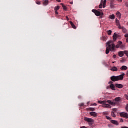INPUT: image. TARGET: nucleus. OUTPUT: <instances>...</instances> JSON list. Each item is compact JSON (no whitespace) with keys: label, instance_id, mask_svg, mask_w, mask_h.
I'll use <instances>...</instances> for the list:
<instances>
[{"label":"nucleus","instance_id":"obj_1","mask_svg":"<svg viewBox=\"0 0 128 128\" xmlns=\"http://www.w3.org/2000/svg\"><path fill=\"white\" fill-rule=\"evenodd\" d=\"M112 41H108L106 42L107 46H108L106 47V54H108L110 52H110H112L114 50V48H116V45L114 44H112Z\"/></svg>","mask_w":128,"mask_h":128},{"label":"nucleus","instance_id":"obj_2","mask_svg":"<svg viewBox=\"0 0 128 128\" xmlns=\"http://www.w3.org/2000/svg\"><path fill=\"white\" fill-rule=\"evenodd\" d=\"M124 73H122V74L118 76H113L110 77V80L112 82H118V80H124Z\"/></svg>","mask_w":128,"mask_h":128},{"label":"nucleus","instance_id":"obj_3","mask_svg":"<svg viewBox=\"0 0 128 128\" xmlns=\"http://www.w3.org/2000/svg\"><path fill=\"white\" fill-rule=\"evenodd\" d=\"M92 12H94L96 16H100V18H102L104 17V12L102 11L100 12L96 10L93 9Z\"/></svg>","mask_w":128,"mask_h":128},{"label":"nucleus","instance_id":"obj_4","mask_svg":"<svg viewBox=\"0 0 128 128\" xmlns=\"http://www.w3.org/2000/svg\"><path fill=\"white\" fill-rule=\"evenodd\" d=\"M102 108H112V106L108 104V100H104L103 104H102Z\"/></svg>","mask_w":128,"mask_h":128},{"label":"nucleus","instance_id":"obj_5","mask_svg":"<svg viewBox=\"0 0 128 128\" xmlns=\"http://www.w3.org/2000/svg\"><path fill=\"white\" fill-rule=\"evenodd\" d=\"M84 120H85V122H87L89 124H92L94 122L93 119L92 118H88V117H84Z\"/></svg>","mask_w":128,"mask_h":128},{"label":"nucleus","instance_id":"obj_6","mask_svg":"<svg viewBox=\"0 0 128 128\" xmlns=\"http://www.w3.org/2000/svg\"><path fill=\"white\" fill-rule=\"evenodd\" d=\"M120 116L122 118H128V113L124 112H121L120 113Z\"/></svg>","mask_w":128,"mask_h":128},{"label":"nucleus","instance_id":"obj_7","mask_svg":"<svg viewBox=\"0 0 128 128\" xmlns=\"http://www.w3.org/2000/svg\"><path fill=\"white\" fill-rule=\"evenodd\" d=\"M116 26H118V28L121 30L122 29V26H120V20H118L117 18L116 19Z\"/></svg>","mask_w":128,"mask_h":128},{"label":"nucleus","instance_id":"obj_8","mask_svg":"<svg viewBox=\"0 0 128 128\" xmlns=\"http://www.w3.org/2000/svg\"><path fill=\"white\" fill-rule=\"evenodd\" d=\"M118 36V34H116V32H114L113 35V40H114V42H116V40Z\"/></svg>","mask_w":128,"mask_h":128},{"label":"nucleus","instance_id":"obj_9","mask_svg":"<svg viewBox=\"0 0 128 128\" xmlns=\"http://www.w3.org/2000/svg\"><path fill=\"white\" fill-rule=\"evenodd\" d=\"M90 116H94V117L98 116V114H96V112H90Z\"/></svg>","mask_w":128,"mask_h":128},{"label":"nucleus","instance_id":"obj_10","mask_svg":"<svg viewBox=\"0 0 128 128\" xmlns=\"http://www.w3.org/2000/svg\"><path fill=\"white\" fill-rule=\"evenodd\" d=\"M49 4V1L48 0H45L42 1V4L43 6H48Z\"/></svg>","mask_w":128,"mask_h":128},{"label":"nucleus","instance_id":"obj_11","mask_svg":"<svg viewBox=\"0 0 128 128\" xmlns=\"http://www.w3.org/2000/svg\"><path fill=\"white\" fill-rule=\"evenodd\" d=\"M108 102L110 106H116V102H112L110 100H108Z\"/></svg>","mask_w":128,"mask_h":128},{"label":"nucleus","instance_id":"obj_12","mask_svg":"<svg viewBox=\"0 0 128 128\" xmlns=\"http://www.w3.org/2000/svg\"><path fill=\"white\" fill-rule=\"evenodd\" d=\"M111 122L116 126H118V122L116 120H112Z\"/></svg>","mask_w":128,"mask_h":128},{"label":"nucleus","instance_id":"obj_13","mask_svg":"<svg viewBox=\"0 0 128 128\" xmlns=\"http://www.w3.org/2000/svg\"><path fill=\"white\" fill-rule=\"evenodd\" d=\"M116 88H124V86L122 84H116Z\"/></svg>","mask_w":128,"mask_h":128},{"label":"nucleus","instance_id":"obj_14","mask_svg":"<svg viewBox=\"0 0 128 128\" xmlns=\"http://www.w3.org/2000/svg\"><path fill=\"white\" fill-rule=\"evenodd\" d=\"M120 69L122 70H128V67L126 66H122Z\"/></svg>","mask_w":128,"mask_h":128},{"label":"nucleus","instance_id":"obj_15","mask_svg":"<svg viewBox=\"0 0 128 128\" xmlns=\"http://www.w3.org/2000/svg\"><path fill=\"white\" fill-rule=\"evenodd\" d=\"M118 56H120V58H122V56H124V51H120L118 52Z\"/></svg>","mask_w":128,"mask_h":128},{"label":"nucleus","instance_id":"obj_16","mask_svg":"<svg viewBox=\"0 0 128 128\" xmlns=\"http://www.w3.org/2000/svg\"><path fill=\"white\" fill-rule=\"evenodd\" d=\"M121 29L122 30L124 34H127L128 30H126V29L124 27H121Z\"/></svg>","mask_w":128,"mask_h":128},{"label":"nucleus","instance_id":"obj_17","mask_svg":"<svg viewBox=\"0 0 128 128\" xmlns=\"http://www.w3.org/2000/svg\"><path fill=\"white\" fill-rule=\"evenodd\" d=\"M110 70H112V72H118V68L116 66H113Z\"/></svg>","mask_w":128,"mask_h":128},{"label":"nucleus","instance_id":"obj_18","mask_svg":"<svg viewBox=\"0 0 128 128\" xmlns=\"http://www.w3.org/2000/svg\"><path fill=\"white\" fill-rule=\"evenodd\" d=\"M70 24L72 26L73 28H76V26L74 24V23H72V21H70Z\"/></svg>","mask_w":128,"mask_h":128},{"label":"nucleus","instance_id":"obj_19","mask_svg":"<svg viewBox=\"0 0 128 128\" xmlns=\"http://www.w3.org/2000/svg\"><path fill=\"white\" fill-rule=\"evenodd\" d=\"M113 100H115V102H120V97H116Z\"/></svg>","mask_w":128,"mask_h":128},{"label":"nucleus","instance_id":"obj_20","mask_svg":"<svg viewBox=\"0 0 128 128\" xmlns=\"http://www.w3.org/2000/svg\"><path fill=\"white\" fill-rule=\"evenodd\" d=\"M61 5L62 6V8L63 10H68V8L66 6H64V4H61Z\"/></svg>","mask_w":128,"mask_h":128},{"label":"nucleus","instance_id":"obj_21","mask_svg":"<svg viewBox=\"0 0 128 128\" xmlns=\"http://www.w3.org/2000/svg\"><path fill=\"white\" fill-rule=\"evenodd\" d=\"M116 14L117 16H119L120 18V17L122 16V14H120V12H117Z\"/></svg>","mask_w":128,"mask_h":128},{"label":"nucleus","instance_id":"obj_22","mask_svg":"<svg viewBox=\"0 0 128 128\" xmlns=\"http://www.w3.org/2000/svg\"><path fill=\"white\" fill-rule=\"evenodd\" d=\"M111 20H114V14H112L109 16Z\"/></svg>","mask_w":128,"mask_h":128},{"label":"nucleus","instance_id":"obj_23","mask_svg":"<svg viewBox=\"0 0 128 128\" xmlns=\"http://www.w3.org/2000/svg\"><path fill=\"white\" fill-rule=\"evenodd\" d=\"M110 88L111 89H112V90H114V84H111L110 85Z\"/></svg>","mask_w":128,"mask_h":128},{"label":"nucleus","instance_id":"obj_24","mask_svg":"<svg viewBox=\"0 0 128 128\" xmlns=\"http://www.w3.org/2000/svg\"><path fill=\"white\" fill-rule=\"evenodd\" d=\"M102 6H103V4H102V0H101L100 4L99 5V8H102Z\"/></svg>","mask_w":128,"mask_h":128},{"label":"nucleus","instance_id":"obj_25","mask_svg":"<svg viewBox=\"0 0 128 128\" xmlns=\"http://www.w3.org/2000/svg\"><path fill=\"white\" fill-rule=\"evenodd\" d=\"M106 0H104V2H102V4H103V8H104L106 6Z\"/></svg>","mask_w":128,"mask_h":128},{"label":"nucleus","instance_id":"obj_26","mask_svg":"<svg viewBox=\"0 0 128 128\" xmlns=\"http://www.w3.org/2000/svg\"><path fill=\"white\" fill-rule=\"evenodd\" d=\"M58 10H60V6H55L54 8V10L58 11Z\"/></svg>","mask_w":128,"mask_h":128},{"label":"nucleus","instance_id":"obj_27","mask_svg":"<svg viewBox=\"0 0 128 128\" xmlns=\"http://www.w3.org/2000/svg\"><path fill=\"white\" fill-rule=\"evenodd\" d=\"M112 30H109L107 31V34H108V36H110V34H112Z\"/></svg>","mask_w":128,"mask_h":128},{"label":"nucleus","instance_id":"obj_28","mask_svg":"<svg viewBox=\"0 0 128 128\" xmlns=\"http://www.w3.org/2000/svg\"><path fill=\"white\" fill-rule=\"evenodd\" d=\"M104 100H98V104H104Z\"/></svg>","mask_w":128,"mask_h":128},{"label":"nucleus","instance_id":"obj_29","mask_svg":"<svg viewBox=\"0 0 128 128\" xmlns=\"http://www.w3.org/2000/svg\"><path fill=\"white\" fill-rule=\"evenodd\" d=\"M111 115L112 116H113V118H116V114H114V112H112Z\"/></svg>","mask_w":128,"mask_h":128},{"label":"nucleus","instance_id":"obj_30","mask_svg":"<svg viewBox=\"0 0 128 128\" xmlns=\"http://www.w3.org/2000/svg\"><path fill=\"white\" fill-rule=\"evenodd\" d=\"M124 54L127 56L128 55V50H124Z\"/></svg>","mask_w":128,"mask_h":128},{"label":"nucleus","instance_id":"obj_31","mask_svg":"<svg viewBox=\"0 0 128 128\" xmlns=\"http://www.w3.org/2000/svg\"><path fill=\"white\" fill-rule=\"evenodd\" d=\"M88 110H92V112H94V110H95L94 108H89Z\"/></svg>","mask_w":128,"mask_h":128},{"label":"nucleus","instance_id":"obj_32","mask_svg":"<svg viewBox=\"0 0 128 128\" xmlns=\"http://www.w3.org/2000/svg\"><path fill=\"white\" fill-rule=\"evenodd\" d=\"M106 118L107 120H112V118H110V117L108 116H106Z\"/></svg>","mask_w":128,"mask_h":128},{"label":"nucleus","instance_id":"obj_33","mask_svg":"<svg viewBox=\"0 0 128 128\" xmlns=\"http://www.w3.org/2000/svg\"><path fill=\"white\" fill-rule=\"evenodd\" d=\"M36 4H40V2L36 1Z\"/></svg>","mask_w":128,"mask_h":128},{"label":"nucleus","instance_id":"obj_34","mask_svg":"<svg viewBox=\"0 0 128 128\" xmlns=\"http://www.w3.org/2000/svg\"><path fill=\"white\" fill-rule=\"evenodd\" d=\"M116 48H120V44H118L116 46Z\"/></svg>","mask_w":128,"mask_h":128},{"label":"nucleus","instance_id":"obj_35","mask_svg":"<svg viewBox=\"0 0 128 128\" xmlns=\"http://www.w3.org/2000/svg\"><path fill=\"white\" fill-rule=\"evenodd\" d=\"M126 34H124V37L125 38H128V33H126Z\"/></svg>","mask_w":128,"mask_h":128},{"label":"nucleus","instance_id":"obj_36","mask_svg":"<svg viewBox=\"0 0 128 128\" xmlns=\"http://www.w3.org/2000/svg\"><path fill=\"white\" fill-rule=\"evenodd\" d=\"M84 103H81V104H80V106H84Z\"/></svg>","mask_w":128,"mask_h":128},{"label":"nucleus","instance_id":"obj_37","mask_svg":"<svg viewBox=\"0 0 128 128\" xmlns=\"http://www.w3.org/2000/svg\"><path fill=\"white\" fill-rule=\"evenodd\" d=\"M126 112H128V104L126 105Z\"/></svg>","mask_w":128,"mask_h":128},{"label":"nucleus","instance_id":"obj_38","mask_svg":"<svg viewBox=\"0 0 128 128\" xmlns=\"http://www.w3.org/2000/svg\"><path fill=\"white\" fill-rule=\"evenodd\" d=\"M66 30H68V24H66Z\"/></svg>","mask_w":128,"mask_h":128},{"label":"nucleus","instance_id":"obj_39","mask_svg":"<svg viewBox=\"0 0 128 128\" xmlns=\"http://www.w3.org/2000/svg\"><path fill=\"white\" fill-rule=\"evenodd\" d=\"M112 110H113V112H116V108H112Z\"/></svg>","mask_w":128,"mask_h":128},{"label":"nucleus","instance_id":"obj_40","mask_svg":"<svg viewBox=\"0 0 128 128\" xmlns=\"http://www.w3.org/2000/svg\"><path fill=\"white\" fill-rule=\"evenodd\" d=\"M120 122H124V120L122 118L120 119Z\"/></svg>","mask_w":128,"mask_h":128},{"label":"nucleus","instance_id":"obj_41","mask_svg":"<svg viewBox=\"0 0 128 128\" xmlns=\"http://www.w3.org/2000/svg\"><path fill=\"white\" fill-rule=\"evenodd\" d=\"M54 12H55L56 14H58V11L54 10Z\"/></svg>","mask_w":128,"mask_h":128},{"label":"nucleus","instance_id":"obj_42","mask_svg":"<svg viewBox=\"0 0 128 128\" xmlns=\"http://www.w3.org/2000/svg\"><path fill=\"white\" fill-rule=\"evenodd\" d=\"M103 114H108V112H103Z\"/></svg>","mask_w":128,"mask_h":128},{"label":"nucleus","instance_id":"obj_43","mask_svg":"<svg viewBox=\"0 0 128 128\" xmlns=\"http://www.w3.org/2000/svg\"><path fill=\"white\" fill-rule=\"evenodd\" d=\"M113 58H116V54L113 55Z\"/></svg>","mask_w":128,"mask_h":128},{"label":"nucleus","instance_id":"obj_44","mask_svg":"<svg viewBox=\"0 0 128 128\" xmlns=\"http://www.w3.org/2000/svg\"><path fill=\"white\" fill-rule=\"evenodd\" d=\"M118 2H122V0H118Z\"/></svg>","mask_w":128,"mask_h":128},{"label":"nucleus","instance_id":"obj_45","mask_svg":"<svg viewBox=\"0 0 128 128\" xmlns=\"http://www.w3.org/2000/svg\"><path fill=\"white\" fill-rule=\"evenodd\" d=\"M66 20H69L70 19L68 18V16H66Z\"/></svg>","mask_w":128,"mask_h":128},{"label":"nucleus","instance_id":"obj_46","mask_svg":"<svg viewBox=\"0 0 128 128\" xmlns=\"http://www.w3.org/2000/svg\"><path fill=\"white\" fill-rule=\"evenodd\" d=\"M92 106H96V104L94 103L93 104H92Z\"/></svg>","mask_w":128,"mask_h":128},{"label":"nucleus","instance_id":"obj_47","mask_svg":"<svg viewBox=\"0 0 128 128\" xmlns=\"http://www.w3.org/2000/svg\"><path fill=\"white\" fill-rule=\"evenodd\" d=\"M119 44H122V42H120V41H119Z\"/></svg>","mask_w":128,"mask_h":128},{"label":"nucleus","instance_id":"obj_48","mask_svg":"<svg viewBox=\"0 0 128 128\" xmlns=\"http://www.w3.org/2000/svg\"><path fill=\"white\" fill-rule=\"evenodd\" d=\"M80 128H86V127L83 126H81Z\"/></svg>","mask_w":128,"mask_h":128},{"label":"nucleus","instance_id":"obj_49","mask_svg":"<svg viewBox=\"0 0 128 128\" xmlns=\"http://www.w3.org/2000/svg\"><path fill=\"white\" fill-rule=\"evenodd\" d=\"M56 2H60V0H56Z\"/></svg>","mask_w":128,"mask_h":128},{"label":"nucleus","instance_id":"obj_50","mask_svg":"<svg viewBox=\"0 0 128 128\" xmlns=\"http://www.w3.org/2000/svg\"><path fill=\"white\" fill-rule=\"evenodd\" d=\"M126 6H127L128 8V3L126 4Z\"/></svg>","mask_w":128,"mask_h":128},{"label":"nucleus","instance_id":"obj_51","mask_svg":"<svg viewBox=\"0 0 128 128\" xmlns=\"http://www.w3.org/2000/svg\"><path fill=\"white\" fill-rule=\"evenodd\" d=\"M126 42H128V38H126Z\"/></svg>","mask_w":128,"mask_h":128},{"label":"nucleus","instance_id":"obj_52","mask_svg":"<svg viewBox=\"0 0 128 128\" xmlns=\"http://www.w3.org/2000/svg\"><path fill=\"white\" fill-rule=\"evenodd\" d=\"M122 128H128V127L124 126V127H122Z\"/></svg>","mask_w":128,"mask_h":128},{"label":"nucleus","instance_id":"obj_53","mask_svg":"<svg viewBox=\"0 0 128 128\" xmlns=\"http://www.w3.org/2000/svg\"><path fill=\"white\" fill-rule=\"evenodd\" d=\"M126 98L128 100V96H126Z\"/></svg>","mask_w":128,"mask_h":128},{"label":"nucleus","instance_id":"obj_54","mask_svg":"<svg viewBox=\"0 0 128 128\" xmlns=\"http://www.w3.org/2000/svg\"><path fill=\"white\" fill-rule=\"evenodd\" d=\"M70 4H72V2H70Z\"/></svg>","mask_w":128,"mask_h":128},{"label":"nucleus","instance_id":"obj_55","mask_svg":"<svg viewBox=\"0 0 128 128\" xmlns=\"http://www.w3.org/2000/svg\"><path fill=\"white\" fill-rule=\"evenodd\" d=\"M112 62V64H114V62Z\"/></svg>","mask_w":128,"mask_h":128},{"label":"nucleus","instance_id":"obj_56","mask_svg":"<svg viewBox=\"0 0 128 128\" xmlns=\"http://www.w3.org/2000/svg\"><path fill=\"white\" fill-rule=\"evenodd\" d=\"M110 82V84H112V82Z\"/></svg>","mask_w":128,"mask_h":128},{"label":"nucleus","instance_id":"obj_57","mask_svg":"<svg viewBox=\"0 0 128 128\" xmlns=\"http://www.w3.org/2000/svg\"><path fill=\"white\" fill-rule=\"evenodd\" d=\"M107 88H108V87H107Z\"/></svg>","mask_w":128,"mask_h":128}]
</instances>
